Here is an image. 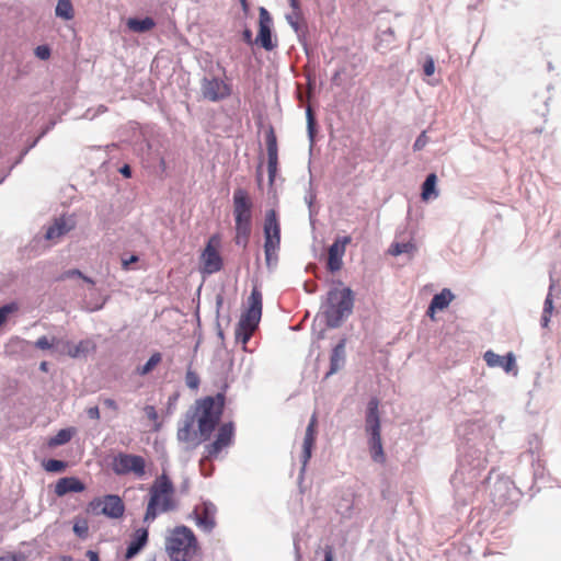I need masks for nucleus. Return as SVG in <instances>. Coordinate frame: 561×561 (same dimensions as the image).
Listing matches in <instances>:
<instances>
[{"label": "nucleus", "mask_w": 561, "mask_h": 561, "mask_svg": "<svg viewBox=\"0 0 561 561\" xmlns=\"http://www.w3.org/2000/svg\"><path fill=\"white\" fill-rule=\"evenodd\" d=\"M34 54L41 60H47L50 57L51 49L48 45H39L35 48Z\"/></svg>", "instance_id": "nucleus-45"}, {"label": "nucleus", "mask_w": 561, "mask_h": 561, "mask_svg": "<svg viewBox=\"0 0 561 561\" xmlns=\"http://www.w3.org/2000/svg\"><path fill=\"white\" fill-rule=\"evenodd\" d=\"M415 250V244L412 242H393L389 248V253L398 256L404 253H413Z\"/></svg>", "instance_id": "nucleus-35"}, {"label": "nucleus", "mask_w": 561, "mask_h": 561, "mask_svg": "<svg viewBox=\"0 0 561 561\" xmlns=\"http://www.w3.org/2000/svg\"><path fill=\"white\" fill-rule=\"evenodd\" d=\"M236 426L232 421L218 425L215 439L205 446V458L209 461L216 459L218 455L234 443Z\"/></svg>", "instance_id": "nucleus-9"}, {"label": "nucleus", "mask_w": 561, "mask_h": 561, "mask_svg": "<svg viewBox=\"0 0 561 561\" xmlns=\"http://www.w3.org/2000/svg\"><path fill=\"white\" fill-rule=\"evenodd\" d=\"M254 43L266 51L277 47V39L273 38V19L264 7L259 8V31Z\"/></svg>", "instance_id": "nucleus-13"}, {"label": "nucleus", "mask_w": 561, "mask_h": 561, "mask_svg": "<svg viewBox=\"0 0 561 561\" xmlns=\"http://www.w3.org/2000/svg\"><path fill=\"white\" fill-rule=\"evenodd\" d=\"M72 530L80 539H87L89 536V525L85 519H79L73 524Z\"/></svg>", "instance_id": "nucleus-40"}, {"label": "nucleus", "mask_w": 561, "mask_h": 561, "mask_svg": "<svg viewBox=\"0 0 561 561\" xmlns=\"http://www.w3.org/2000/svg\"><path fill=\"white\" fill-rule=\"evenodd\" d=\"M87 489L85 484L75 476L60 478L55 484V494L59 497L68 493H81Z\"/></svg>", "instance_id": "nucleus-23"}, {"label": "nucleus", "mask_w": 561, "mask_h": 561, "mask_svg": "<svg viewBox=\"0 0 561 561\" xmlns=\"http://www.w3.org/2000/svg\"><path fill=\"white\" fill-rule=\"evenodd\" d=\"M201 91L205 100L219 102L231 94V88L222 79L217 77H204L201 81Z\"/></svg>", "instance_id": "nucleus-14"}, {"label": "nucleus", "mask_w": 561, "mask_h": 561, "mask_svg": "<svg viewBox=\"0 0 561 561\" xmlns=\"http://www.w3.org/2000/svg\"><path fill=\"white\" fill-rule=\"evenodd\" d=\"M34 345L38 350H50L54 346V342L49 341L46 335H43L36 340Z\"/></svg>", "instance_id": "nucleus-48"}, {"label": "nucleus", "mask_w": 561, "mask_h": 561, "mask_svg": "<svg viewBox=\"0 0 561 561\" xmlns=\"http://www.w3.org/2000/svg\"><path fill=\"white\" fill-rule=\"evenodd\" d=\"M161 360H162L161 353L154 352L142 366L137 368L138 374L141 376L148 375L156 368V366Z\"/></svg>", "instance_id": "nucleus-34"}, {"label": "nucleus", "mask_w": 561, "mask_h": 561, "mask_svg": "<svg viewBox=\"0 0 561 561\" xmlns=\"http://www.w3.org/2000/svg\"><path fill=\"white\" fill-rule=\"evenodd\" d=\"M334 560V548L330 545H325L323 547V559L322 561H333Z\"/></svg>", "instance_id": "nucleus-50"}, {"label": "nucleus", "mask_w": 561, "mask_h": 561, "mask_svg": "<svg viewBox=\"0 0 561 561\" xmlns=\"http://www.w3.org/2000/svg\"><path fill=\"white\" fill-rule=\"evenodd\" d=\"M126 25L135 33H146L156 26V21L150 16L129 18Z\"/></svg>", "instance_id": "nucleus-28"}, {"label": "nucleus", "mask_w": 561, "mask_h": 561, "mask_svg": "<svg viewBox=\"0 0 561 561\" xmlns=\"http://www.w3.org/2000/svg\"><path fill=\"white\" fill-rule=\"evenodd\" d=\"M278 250L279 248L264 245L265 262L270 271H273L277 265L278 257L276 251Z\"/></svg>", "instance_id": "nucleus-38"}, {"label": "nucleus", "mask_w": 561, "mask_h": 561, "mask_svg": "<svg viewBox=\"0 0 561 561\" xmlns=\"http://www.w3.org/2000/svg\"><path fill=\"white\" fill-rule=\"evenodd\" d=\"M311 186H312V182L310 181L309 182V190H308V192L305 195V202H306L308 207L314 206V202H316V197H317V195L312 191Z\"/></svg>", "instance_id": "nucleus-49"}, {"label": "nucleus", "mask_w": 561, "mask_h": 561, "mask_svg": "<svg viewBox=\"0 0 561 561\" xmlns=\"http://www.w3.org/2000/svg\"><path fill=\"white\" fill-rule=\"evenodd\" d=\"M304 289H305V290H306V293H308V294H313V293H316V291H317V289H318V285H317V283H314V282L307 280V282H305V284H304Z\"/></svg>", "instance_id": "nucleus-61"}, {"label": "nucleus", "mask_w": 561, "mask_h": 561, "mask_svg": "<svg viewBox=\"0 0 561 561\" xmlns=\"http://www.w3.org/2000/svg\"><path fill=\"white\" fill-rule=\"evenodd\" d=\"M23 157L20 154L16 160L13 162V164L8 169L7 172H4L1 176H0V184L3 183V181L9 176V174L11 173V171L18 165L20 164L22 161H23Z\"/></svg>", "instance_id": "nucleus-54"}, {"label": "nucleus", "mask_w": 561, "mask_h": 561, "mask_svg": "<svg viewBox=\"0 0 561 561\" xmlns=\"http://www.w3.org/2000/svg\"><path fill=\"white\" fill-rule=\"evenodd\" d=\"M80 277L82 276V272L78 268H71L64 273L65 278H71V277Z\"/></svg>", "instance_id": "nucleus-63"}, {"label": "nucleus", "mask_w": 561, "mask_h": 561, "mask_svg": "<svg viewBox=\"0 0 561 561\" xmlns=\"http://www.w3.org/2000/svg\"><path fill=\"white\" fill-rule=\"evenodd\" d=\"M57 122L56 121H49L48 124L42 129L39 133V137L43 138L45 135H47L55 126Z\"/></svg>", "instance_id": "nucleus-62"}, {"label": "nucleus", "mask_w": 561, "mask_h": 561, "mask_svg": "<svg viewBox=\"0 0 561 561\" xmlns=\"http://www.w3.org/2000/svg\"><path fill=\"white\" fill-rule=\"evenodd\" d=\"M198 550L194 531L185 525L174 527L165 538V551L171 561H190Z\"/></svg>", "instance_id": "nucleus-5"}, {"label": "nucleus", "mask_w": 561, "mask_h": 561, "mask_svg": "<svg viewBox=\"0 0 561 561\" xmlns=\"http://www.w3.org/2000/svg\"><path fill=\"white\" fill-rule=\"evenodd\" d=\"M55 15L61 20L70 21L75 16V10L70 0H58L55 7Z\"/></svg>", "instance_id": "nucleus-31"}, {"label": "nucleus", "mask_w": 561, "mask_h": 561, "mask_svg": "<svg viewBox=\"0 0 561 561\" xmlns=\"http://www.w3.org/2000/svg\"><path fill=\"white\" fill-rule=\"evenodd\" d=\"M196 419V413L187 411L184 415L182 424L179 425L176 438L179 442L190 443L197 442V432L193 431V425Z\"/></svg>", "instance_id": "nucleus-25"}, {"label": "nucleus", "mask_w": 561, "mask_h": 561, "mask_svg": "<svg viewBox=\"0 0 561 561\" xmlns=\"http://www.w3.org/2000/svg\"><path fill=\"white\" fill-rule=\"evenodd\" d=\"M242 38H243V41H244L248 45H253V44H255V43H254V39H253L252 31H251L249 27H244V30L242 31Z\"/></svg>", "instance_id": "nucleus-57"}, {"label": "nucleus", "mask_w": 561, "mask_h": 561, "mask_svg": "<svg viewBox=\"0 0 561 561\" xmlns=\"http://www.w3.org/2000/svg\"><path fill=\"white\" fill-rule=\"evenodd\" d=\"M378 407V398L371 397L366 408L365 431L369 436L368 444L371 459L377 463H381L385 461V453L381 443Z\"/></svg>", "instance_id": "nucleus-6"}, {"label": "nucleus", "mask_w": 561, "mask_h": 561, "mask_svg": "<svg viewBox=\"0 0 561 561\" xmlns=\"http://www.w3.org/2000/svg\"><path fill=\"white\" fill-rule=\"evenodd\" d=\"M174 484L170 477L162 472L149 489V500L144 516V523H152L160 514L174 511L176 503L173 499Z\"/></svg>", "instance_id": "nucleus-4"}, {"label": "nucleus", "mask_w": 561, "mask_h": 561, "mask_svg": "<svg viewBox=\"0 0 561 561\" xmlns=\"http://www.w3.org/2000/svg\"><path fill=\"white\" fill-rule=\"evenodd\" d=\"M87 415L89 419H92V420H99L100 419V409L99 407H90L88 410H87Z\"/></svg>", "instance_id": "nucleus-58"}, {"label": "nucleus", "mask_w": 561, "mask_h": 561, "mask_svg": "<svg viewBox=\"0 0 561 561\" xmlns=\"http://www.w3.org/2000/svg\"><path fill=\"white\" fill-rule=\"evenodd\" d=\"M227 388L228 386L225 385L221 391L215 396H206L196 400V409L193 413H196L195 420L197 421L199 438L193 444L192 448L208 440L220 424L225 411Z\"/></svg>", "instance_id": "nucleus-2"}, {"label": "nucleus", "mask_w": 561, "mask_h": 561, "mask_svg": "<svg viewBox=\"0 0 561 561\" xmlns=\"http://www.w3.org/2000/svg\"><path fill=\"white\" fill-rule=\"evenodd\" d=\"M43 467L47 472L60 473L67 469L68 462L60 459L49 458L43 462Z\"/></svg>", "instance_id": "nucleus-36"}, {"label": "nucleus", "mask_w": 561, "mask_h": 561, "mask_svg": "<svg viewBox=\"0 0 561 561\" xmlns=\"http://www.w3.org/2000/svg\"><path fill=\"white\" fill-rule=\"evenodd\" d=\"M355 295L350 287L342 289L332 287L321 302V310L325 318V324L330 329H336L353 313Z\"/></svg>", "instance_id": "nucleus-3"}, {"label": "nucleus", "mask_w": 561, "mask_h": 561, "mask_svg": "<svg viewBox=\"0 0 561 561\" xmlns=\"http://www.w3.org/2000/svg\"><path fill=\"white\" fill-rule=\"evenodd\" d=\"M77 221L75 216H60L54 220V222L47 227L44 239L51 241L58 239L76 228Z\"/></svg>", "instance_id": "nucleus-19"}, {"label": "nucleus", "mask_w": 561, "mask_h": 561, "mask_svg": "<svg viewBox=\"0 0 561 561\" xmlns=\"http://www.w3.org/2000/svg\"><path fill=\"white\" fill-rule=\"evenodd\" d=\"M199 382H201V380H199L198 375L195 371H193L191 368H188L187 371H186V375H185V383H186V386L190 389L195 390V389L198 388Z\"/></svg>", "instance_id": "nucleus-42"}, {"label": "nucleus", "mask_w": 561, "mask_h": 561, "mask_svg": "<svg viewBox=\"0 0 561 561\" xmlns=\"http://www.w3.org/2000/svg\"><path fill=\"white\" fill-rule=\"evenodd\" d=\"M75 434L73 427L61 428L56 435L51 436L48 440V445L51 447L62 446L69 443Z\"/></svg>", "instance_id": "nucleus-32"}, {"label": "nucleus", "mask_w": 561, "mask_h": 561, "mask_svg": "<svg viewBox=\"0 0 561 561\" xmlns=\"http://www.w3.org/2000/svg\"><path fill=\"white\" fill-rule=\"evenodd\" d=\"M253 204L247 191L237 188L233 192L234 227H252Z\"/></svg>", "instance_id": "nucleus-12"}, {"label": "nucleus", "mask_w": 561, "mask_h": 561, "mask_svg": "<svg viewBox=\"0 0 561 561\" xmlns=\"http://www.w3.org/2000/svg\"><path fill=\"white\" fill-rule=\"evenodd\" d=\"M458 450V466L450 481L454 486L462 483L474 489L481 472L486 468L488 458L484 450L471 438L461 442Z\"/></svg>", "instance_id": "nucleus-1"}, {"label": "nucleus", "mask_w": 561, "mask_h": 561, "mask_svg": "<svg viewBox=\"0 0 561 561\" xmlns=\"http://www.w3.org/2000/svg\"><path fill=\"white\" fill-rule=\"evenodd\" d=\"M263 309V297L261 290L254 286L248 298V308L241 313L237 325L241 329L256 330L259 328Z\"/></svg>", "instance_id": "nucleus-8"}, {"label": "nucleus", "mask_w": 561, "mask_h": 561, "mask_svg": "<svg viewBox=\"0 0 561 561\" xmlns=\"http://www.w3.org/2000/svg\"><path fill=\"white\" fill-rule=\"evenodd\" d=\"M138 261H139L138 255L133 254L128 259H123L122 260V267H123V270L128 271V270H130V265L133 263L138 262Z\"/></svg>", "instance_id": "nucleus-51"}, {"label": "nucleus", "mask_w": 561, "mask_h": 561, "mask_svg": "<svg viewBox=\"0 0 561 561\" xmlns=\"http://www.w3.org/2000/svg\"><path fill=\"white\" fill-rule=\"evenodd\" d=\"M149 541V530L148 528L141 527L136 529L131 536L130 540L127 543L125 558L130 560L138 556L142 549L147 546Z\"/></svg>", "instance_id": "nucleus-20"}, {"label": "nucleus", "mask_w": 561, "mask_h": 561, "mask_svg": "<svg viewBox=\"0 0 561 561\" xmlns=\"http://www.w3.org/2000/svg\"><path fill=\"white\" fill-rule=\"evenodd\" d=\"M264 245L279 248L280 245V225L275 209H270L265 214L264 226Z\"/></svg>", "instance_id": "nucleus-17"}, {"label": "nucleus", "mask_w": 561, "mask_h": 561, "mask_svg": "<svg viewBox=\"0 0 561 561\" xmlns=\"http://www.w3.org/2000/svg\"><path fill=\"white\" fill-rule=\"evenodd\" d=\"M520 490L507 477L496 474V481L491 490L492 502L496 506L513 505L519 501Z\"/></svg>", "instance_id": "nucleus-7"}, {"label": "nucleus", "mask_w": 561, "mask_h": 561, "mask_svg": "<svg viewBox=\"0 0 561 561\" xmlns=\"http://www.w3.org/2000/svg\"><path fill=\"white\" fill-rule=\"evenodd\" d=\"M553 310V302H552V298H551V295H548L545 299V302H543V311L545 313H551Z\"/></svg>", "instance_id": "nucleus-59"}, {"label": "nucleus", "mask_w": 561, "mask_h": 561, "mask_svg": "<svg viewBox=\"0 0 561 561\" xmlns=\"http://www.w3.org/2000/svg\"><path fill=\"white\" fill-rule=\"evenodd\" d=\"M316 444V435L305 434L304 444H302V455H301V469L300 474H302L306 470L307 462L312 456V449Z\"/></svg>", "instance_id": "nucleus-30"}, {"label": "nucleus", "mask_w": 561, "mask_h": 561, "mask_svg": "<svg viewBox=\"0 0 561 561\" xmlns=\"http://www.w3.org/2000/svg\"><path fill=\"white\" fill-rule=\"evenodd\" d=\"M294 551H295L296 561H300L302 554H301V548L299 545V535L298 534L294 536Z\"/></svg>", "instance_id": "nucleus-56"}, {"label": "nucleus", "mask_w": 561, "mask_h": 561, "mask_svg": "<svg viewBox=\"0 0 561 561\" xmlns=\"http://www.w3.org/2000/svg\"><path fill=\"white\" fill-rule=\"evenodd\" d=\"M306 118H307V133H308V138L310 141V148H312V146L316 142L318 125H317L316 116L310 107H307V110H306Z\"/></svg>", "instance_id": "nucleus-33"}, {"label": "nucleus", "mask_w": 561, "mask_h": 561, "mask_svg": "<svg viewBox=\"0 0 561 561\" xmlns=\"http://www.w3.org/2000/svg\"><path fill=\"white\" fill-rule=\"evenodd\" d=\"M351 241L352 238L350 236L337 237L329 247L327 267L330 272L334 273L342 268L345 248Z\"/></svg>", "instance_id": "nucleus-18"}, {"label": "nucleus", "mask_w": 561, "mask_h": 561, "mask_svg": "<svg viewBox=\"0 0 561 561\" xmlns=\"http://www.w3.org/2000/svg\"><path fill=\"white\" fill-rule=\"evenodd\" d=\"M438 194L437 175L434 172L428 173L421 185V198L424 202H428L431 199L437 198Z\"/></svg>", "instance_id": "nucleus-27"}, {"label": "nucleus", "mask_w": 561, "mask_h": 561, "mask_svg": "<svg viewBox=\"0 0 561 561\" xmlns=\"http://www.w3.org/2000/svg\"><path fill=\"white\" fill-rule=\"evenodd\" d=\"M265 144L267 151L268 183L273 185L278 170V146L276 134L272 126L265 133Z\"/></svg>", "instance_id": "nucleus-16"}, {"label": "nucleus", "mask_w": 561, "mask_h": 561, "mask_svg": "<svg viewBox=\"0 0 561 561\" xmlns=\"http://www.w3.org/2000/svg\"><path fill=\"white\" fill-rule=\"evenodd\" d=\"M19 310L15 301L8 302L0 307V328L8 321L10 314Z\"/></svg>", "instance_id": "nucleus-39"}, {"label": "nucleus", "mask_w": 561, "mask_h": 561, "mask_svg": "<svg viewBox=\"0 0 561 561\" xmlns=\"http://www.w3.org/2000/svg\"><path fill=\"white\" fill-rule=\"evenodd\" d=\"M317 417L316 415L313 414L309 421V424L306 428V434H311V435H316L317 436Z\"/></svg>", "instance_id": "nucleus-55"}, {"label": "nucleus", "mask_w": 561, "mask_h": 561, "mask_svg": "<svg viewBox=\"0 0 561 561\" xmlns=\"http://www.w3.org/2000/svg\"><path fill=\"white\" fill-rule=\"evenodd\" d=\"M217 512L216 505L210 501H203L199 508H194L191 517L194 518L196 525L206 534L214 530L216 526L215 515Z\"/></svg>", "instance_id": "nucleus-15"}, {"label": "nucleus", "mask_w": 561, "mask_h": 561, "mask_svg": "<svg viewBox=\"0 0 561 561\" xmlns=\"http://www.w3.org/2000/svg\"><path fill=\"white\" fill-rule=\"evenodd\" d=\"M454 298L455 295L453 291L449 288H444L439 293L435 294L430 302L437 307L439 311H442L450 305Z\"/></svg>", "instance_id": "nucleus-29"}, {"label": "nucleus", "mask_w": 561, "mask_h": 561, "mask_svg": "<svg viewBox=\"0 0 561 561\" xmlns=\"http://www.w3.org/2000/svg\"><path fill=\"white\" fill-rule=\"evenodd\" d=\"M346 339H341L339 343L332 348L330 355V368L325 374V378L336 374L345 365L346 360Z\"/></svg>", "instance_id": "nucleus-24"}, {"label": "nucleus", "mask_w": 561, "mask_h": 561, "mask_svg": "<svg viewBox=\"0 0 561 561\" xmlns=\"http://www.w3.org/2000/svg\"><path fill=\"white\" fill-rule=\"evenodd\" d=\"M300 18V11L295 12L293 14H286V20L288 24L293 27V30L299 35L300 33V24L298 19Z\"/></svg>", "instance_id": "nucleus-44"}, {"label": "nucleus", "mask_w": 561, "mask_h": 561, "mask_svg": "<svg viewBox=\"0 0 561 561\" xmlns=\"http://www.w3.org/2000/svg\"><path fill=\"white\" fill-rule=\"evenodd\" d=\"M202 260L204 263L203 272L211 275L219 272L222 268L224 262L219 252L211 245L209 241L202 253Z\"/></svg>", "instance_id": "nucleus-22"}, {"label": "nucleus", "mask_w": 561, "mask_h": 561, "mask_svg": "<svg viewBox=\"0 0 561 561\" xmlns=\"http://www.w3.org/2000/svg\"><path fill=\"white\" fill-rule=\"evenodd\" d=\"M144 411L149 420L154 422L158 420V412L153 405H146Z\"/></svg>", "instance_id": "nucleus-53"}, {"label": "nucleus", "mask_w": 561, "mask_h": 561, "mask_svg": "<svg viewBox=\"0 0 561 561\" xmlns=\"http://www.w3.org/2000/svg\"><path fill=\"white\" fill-rule=\"evenodd\" d=\"M234 229H236V237H234L236 244L247 248L248 243H249V238L251 236L252 227H234Z\"/></svg>", "instance_id": "nucleus-37"}, {"label": "nucleus", "mask_w": 561, "mask_h": 561, "mask_svg": "<svg viewBox=\"0 0 561 561\" xmlns=\"http://www.w3.org/2000/svg\"><path fill=\"white\" fill-rule=\"evenodd\" d=\"M112 470L117 476L135 473L142 477L146 473V461L142 456L118 453L112 461Z\"/></svg>", "instance_id": "nucleus-11"}, {"label": "nucleus", "mask_w": 561, "mask_h": 561, "mask_svg": "<svg viewBox=\"0 0 561 561\" xmlns=\"http://www.w3.org/2000/svg\"><path fill=\"white\" fill-rule=\"evenodd\" d=\"M205 460H208L207 458H205V456L203 457V459L199 460L201 472L204 477H209L213 473L214 467L209 466L207 468Z\"/></svg>", "instance_id": "nucleus-52"}, {"label": "nucleus", "mask_w": 561, "mask_h": 561, "mask_svg": "<svg viewBox=\"0 0 561 561\" xmlns=\"http://www.w3.org/2000/svg\"><path fill=\"white\" fill-rule=\"evenodd\" d=\"M118 172L126 179H129L131 178L133 175V170L130 168L129 164H123L119 169H118Z\"/></svg>", "instance_id": "nucleus-60"}, {"label": "nucleus", "mask_w": 561, "mask_h": 561, "mask_svg": "<svg viewBox=\"0 0 561 561\" xmlns=\"http://www.w3.org/2000/svg\"><path fill=\"white\" fill-rule=\"evenodd\" d=\"M428 142V138L426 136V131L423 130L415 139L414 144H413V150L414 151H420L422 150Z\"/></svg>", "instance_id": "nucleus-46"}, {"label": "nucleus", "mask_w": 561, "mask_h": 561, "mask_svg": "<svg viewBox=\"0 0 561 561\" xmlns=\"http://www.w3.org/2000/svg\"><path fill=\"white\" fill-rule=\"evenodd\" d=\"M96 348L95 343L90 340H81L77 345H73L70 341L65 342L64 352L71 358L85 357Z\"/></svg>", "instance_id": "nucleus-26"}, {"label": "nucleus", "mask_w": 561, "mask_h": 561, "mask_svg": "<svg viewBox=\"0 0 561 561\" xmlns=\"http://www.w3.org/2000/svg\"><path fill=\"white\" fill-rule=\"evenodd\" d=\"M483 359L489 367H501L505 373H511L516 368V357L512 352L501 356L489 350L483 354Z\"/></svg>", "instance_id": "nucleus-21"}, {"label": "nucleus", "mask_w": 561, "mask_h": 561, "mask_svg": "<svg viewBox=\"0 0 561 561\" xmlns=\"http://www.w3.org/2000/svg\"><path fill=\"white\" fill-rule=\"evenodd\" d=\"M26 557L23 552H9L0 557V561H25Z\"/></svg>", "instance_id": "nucleus-47"}, {"label": "nucleus", "mask_w": 561, "mask_h": 561, "mask_svg": "<svg viewBox=\"0 0 561 561\" xmlns=\"http://www.w3.org/2000/svg\"><path fill=\"white\" fill-rule=\"evenodd\" d=\"M253 331L254 330H250V329H241L240 330V327L237 325L236 330H234L236 341L238 343H241L243 345V347H245V345L248 344V342L250 341V339L252 336Z\"/></svg>", "instance_id": "nucleus-41"}, {"label": "nucleus", "mask_w": 561, "mask_h": 561, "mask_svg": "<svg viewBox=\"0 0 561 561\" xmlns=\"http://www.w3.org/2000/svg\"><path fill=\"white\" fill-rule=\"evenodd\" d=\"M88 508L95 515H104L112 519H118L125 513V504L117 494H106L102 500L95 497L89 503Z\"/></svg>", "instance_id": "nucleus-10"}, {"label": "nucleus", "mask_w": 561, "mask_h": 561, "mask_svg": "<svg viewBox=\"0 0 561 561\" xmlns=\"http://www.w3.org/2000/svg\"><path fill=\"white\" fill-rule=\"evenodd\" d=\"M85 557L89 559V561H100L99 552L92 549L87 550Z\"/></svg>", "instance_id": "nucleus-64"}, {"label": "nucleus", "mask_w": 561, "mask_h": 561, "mask_svg": "<svg viewBox=\"0 0 561 561\" xmlns=\"http://www.w3.org/2000/svg\"><path fill=\"white\" fill-rule=\"evenodd\" d=\"M423 72L426 77H431L435 72V61L434 58L430 55L425 57L423 62Z\"/></svg>", "instance_id": "nucleus-43"}]
</instances>
